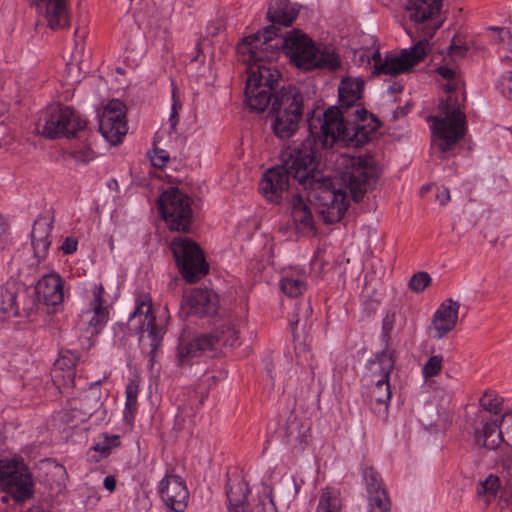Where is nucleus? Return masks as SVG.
Masks as SVG:
<instances>
[{"instance_id":"b1692460","label":"nucleus","mask_w":512,"mask_h":512,"mask_svg":"<svg viewBox=\"0 0 512 512\" xmlns=\"http://www.w3.org/2000/svg\"><path fill=\"white\" fill-rule=\"evenodd\" d=\"M52 225V217L47 213L39 216L34 222L31 238L34 255L38 260L45 258L47 255L51 244Z\"/></svg>"},{"instance_id":"4be33fe9","label":"nucleus","mask_w":512,"mask_h":512,"mask_svg":"<svg viewBox=\"0 0 512 512\" xmlns=\"http://www.w3.org/2000/svg\"><path fill=\"white\" fill-rule=\"evenodd\" d=\"M159 493L166 507L174 512H183L187 506L188 489L181 477L167 475L159 483Z\"/></svg>"},{"instance_id":"f03ea898","label":"nucleus","mask_w":512,"mask_h":512,"mask_svg":"<svg viewBox=\"0 0 512 512\" xmlns=\"http://www.w3.org/2000/svg\"><path fill=\"white\" fill-rule=\"evenodd\" d=\"M356 121L349 126L338 107L328 108L321 116L309 119L310 137L300 146L307 144L316 151V162L320 148L331 147L334 143L344 146H360L368 142L379 128V122L365 109L354 111Z\"/></svg>"},{"instance_id":"ea45409f","label":"nucleus","mask_w":512,"mask_h":512,"mask_svg":"<svg viewBox=\"0 0 512 512\" xmlns=\"http://www.w3.org/2000/svg\"><path fill=\"white\" fill-rule=\"evenodd\" d=\"M500 488V480L496 475L490 474L485 480L480 481L477 487V494L489 503L496 496Z\"/></svg>"},{"instance_id":"5701e85b","label":"nucleus","mask_w":512,"mask_h":512,"mask_svg":"<svg viewBox=\"0 0 512 512\" xmlns=\"http://www.w3.org/2000/svg\"><path fill=\"white\" fill-rule=\"evenodd\" d=\"M460 304L449 298L444 300L436 309L429 325V331L434 338L441 339L452 331L458 321Z\"/></svg>"},{"instance_id":"c756f323","label":"nucleus","mask_w":512,"mask_h":512,"mask_svg":"<svg viewBox=\"0 0 512 512\" xmlns=\"http://www.w3.org/2000/svg\"><path fill=\"white\" fill-rule=\"evenodd\" d=\"M298 11L287 0H276L270 5L267 17L276 24L289 26L296 18Z\"/></svg>"},{"instance_id":"4c0bfd02","label":"nucleus","mask_w":512,"mask_h":512,"mask_svg":"<svg viewBox=\"0 0 512 512\" xmlns=\"http://www.w3.org/2000/svg\"><path fill=\"white\" fill-rule=\"evenodd\" d=\"M363 480L369 494V498H380V495L386 497L382 488V482L378 473L372 468H365L363 471Z\"/></svg>"},{"instance_id":"864d4df0","label":"nucleus","mask_w":512,"mask_h":512,"mask_svg":"<svg viewBox=\"0 0 512 512\" xmlns=\"http://www.w3.org/2000/svg\"><path fill=\"white\" fill-rule=\"evenodd\" d=\"M8 230L9 228L6 222L0 219V245L6 242Z\"/></svg>"},{"instance_id":"a211bd4d","label":"nucleus","mask_w":512,"mask_h":512,"mask_svg":"<svg viewBox=\"0 0 512 512\" xmlns=\"http://www.w3.org/2000/svg\"><path fill=\"white\" fill-rule=\"evenodd\" d=\"M248 491V484L243 479L230 483L227 491L228 512H277L268 486H262L252 510L250 503L246 502Z\"/></svg>"},{"instance_id":"f257e3e1","label":"nucleus","mask_w":512,"mask_h":512,"mask_svg":"<svg viewBox=\"0 0 512 512\" xmlns=\"http://www.w3.org/2000/svg\"><path fill=\"white\" fill-rule=\"evenodd\" d=\"M271 30L265 29L244 38L237 46L239 60L247 65L246 101L255 111H264L280 77L271 65L277 51L271 41Z\"/></svg>"},{"instance_id":"a19ab883","label":"nucleus","mask_w":512,"mask_h":512,"mask_svg":"<svg viewBox=\"0 0 512 512\" xmlns=\"http://www.w3.org/2000/svg\"><path fill=\"white\" fill-rule=\"evenodd\" d=\"M442 366L443 357L441 355H432L422 367V376L426 380L434 377L441 372Z\"/></svg>"},{"instance_id":"c85d7f7f","label":"nucleus","mask_w":512,"mask_h":512,"mask_svg":"<svg viewBox=\"0 0 512 512\" xmlns=\"http://www.w3.org/2000/svg\"><path fill=\"white\" fill-rule=\"evenodd\" d=\"M364 81L359 77H346L342 79L338 88L341 106L349 108L360 100Z\"/></svg>"},{"instance_id":"aec40b11","label":"nucleus","mask_w":512,"mask_h":512,"mask_svg":"<svg viewBox=\"0 0 512 512\" xmlns=\"http://www.w3.org/2000/svg\"><path fill=\"white\" fill-rule=\"evenodd\" d=\"M126 106L113 99L103 108L99 119V130L105 140L113 145L121 143L128 132Z\"/></svg>"},{"instance_id":"e433bc0d","label":"nucleus","mask_w":512,"mask_h":512,"mask_svg":"<svg viewBox=\"0 0 512 512\" xmlns=\"http://www.w3.org/2000/svg\"><path fill=\"white\" fill-rule=\"evenodd\" d=\"M490 30L498 33L499 54L503 63H512V29L491 27Z\"/></svg>"},{"instance_id":"2eb2a0df","label":"nucleus","mask_w":512,"mask_h":512,"mask_svg":"<svg viewBox=\"0 0 512 512\" xmlns=\"http://www.w3.org/2000/svg\"><path fill=\"white\" fill-rule=\"evenodd\" d=\"M88 307L82 310L76 324L80 332L93 336L101 332L109 319V307L101 283H95L87 294Z\"/></svg>"},{"instance_id":"423d86ee","label":"nucleus","mask_w":512,"mask_h":512,"mask_svg":"<svg viewBox=\"0 0 512 512\" xmlns=\"http://www.w3.org/2000/svg\"><path fill=\"white\" fill-rule=\"evenodd\" d=\"M429 50L427 39L420 40L414 46L401 50L399 54L389 53L381 56L378 49H359L356 55L361 64L367 63L373 68V74L398 75L406 73L423 60Z\"/></svg>"},{"instance_id":"7ed1b4c3","label":"nucleus","mask_w":512,"mask_h":512,"mask_svg":"<svg viewBox=\"0 0 512 512\" xmlns=\"http://www.w3.org/2000/svg\"><path fill=\"white\" fill-rule=\"evenodd\" d=\"M289 167L294 169L298 184L308 191L309 201L314 202L321 218L327 224L339 222L345 215L349 198L346 188L329 174L319 169V163L315 161L314 166L301 169L299 165L309 163V156L293 159L287 154Z\"/></svg>"},{"instance_id":"72a5a7b5","label":"nucleus","mask_w":512,"mask_h":512,"mask_svg":"<svg viewBox=\"0 0 512 512\" xmlns=\"http://www.w3.org/2000/svg\"><path fill=\"white\" fill-rule=\"evenodd\" d=\"M315 512H342V500L339 491L334 488L323 489Z\"/></svg>"},{"instance_id":"1a4fd4ad","label":"nucleus","mask_w":512,"mask_h":512,"mask_svg":"<svg viewBox=\"0 0 512 512\" xmlns=\"http://www.w3.org/2000/svg\"><path fill=\"white\" fill-rule=\"evenodd\" d=\"M287 154H291L293 159L302 158L303 156H309V163H301L299 168L304 169L308 166H314L316 161V151L308 148L307 144L303 148L300 146L293 145L285 148L280 154L281 164L269 169L260 182V192L269 201H277L283 192L289 187V178L292 176L296 181L294 169L289 167Z\"/></svg>"},{"instance_id":"bf43d9fd","label":"nucleus","mask_w":512,"mask_h":512,"mask_svg":"<svg viewBox=\"0 0 512 512\" xmlns=\"http://www.w3.org/2000/svg\"><path fill=\"white\" fill-rule=\"evenodd\" d=\"M305 312L306 313H311L312 312V308L309 304H307V306L305 307Z\"/></svg>"},{"instance_id":"a878e982","label":"nucleus","mask_w":512,"mask_h":512,"mask_svg":"<svg viewBox=\"0 0 512 512\" xmlns=\"http://www.w3.org/2000/svg\"><path fill=\"white\" fill-rule=\"evenodd\" d=\"M185 305L191 313L200 316L214 314L218 307V296L209 289L196 288L186 295Z\"/></svg>"},{"instance_id":"13d9d810","label":"nucleus","mask_w":512,"mask_h":512,"mask_svg":"<svg viewBox=\"0 0 512 512\" xmlns=\"http://www.w3.org/2000/svg\"><path fill=\"white\" fill-rule=\"evenodd\" d=\"M504 449H505V455L507 456V458H510L511 448L507 444H504Z\"/></svg>"},{"instance_id":"f704fd0d","label":"nucleus","mask_w":512,"mask_h":512,"mask_svg":"<svg viewBox=\"0 0 512 512\" xmlns=\"http://www.w3.org/2000/svg\"><path fill=\"white\" fill-rule=\"evenodd\" d=\"M18 314L16 293L7 286L0 287V319H7Z\"/></svg>"},{"instance_id":"052dcab7","label":"nucleus","mask_w":512,"mask_h":512,"mask_svg":"<svg viewBox=\"0 0 512 512\" xmlns=\"http://www.w3.org/2000/svg\"><path fill=\"white\" fill-rule=\"evenodd\" d=\"M59 470L62 472L63 475H66V471L63 469V467H60Z\"/></svg>"},{"instance_id":"de8ad7c7","label":"nucleus","mask_w":512,"mask_h":512,"mask_svg":"<svg viewBox=\"0 0 512 512\" xmlns=\"http://www.w3.org/2000/svg\"><path fill=\"white\" fill-rule=\"evenodd\" d=\"M96 153L88 146H83L74 151V158L77 162L86 164L95 159Z\"/></svg>"},{"instance_id":"f3484780","label":"nucleus","mask_w":512,"mask_h":512,"mask_svg":"<svg viewBox=\"0 0 512 512\" xmlns=\"http://www.w3.org/2000/svg\"><path fill=\"white\" fill-rule=\"evenodd\" d=\"M442 6L443 0H409L408 17L425 39L432 37L442 26Z\"/></svg>"},{"instance_id":"6e6552de","label":"nucleus","mask_w":512,"mask_h":512,"mask_svg":"<svg viewBox=\"0 0 512 512\" xmlns=\"http://www.w3.org/2000/svg\"><path fill=\"white\" fill-rule=\"evenodd\" d=\"M342 180L349 188L354 201H360L381 173L376 159L370 155L342 154L336 160Z\"/></svg>"},{"instance_id":"dca6fc26","label":"nucleus","mask_w":512,"mask_h":512,"mask_svg":"<svg viewBox=\"0 0 512 512\" xmlns=\"http://www.w3.org/2000/svg\"><path fill=\"white\" fill-rule=\"evenodd\" d=\"M171 250L182 276L188 282H195L207 272L204 255L193 240L177 237L171 243Z\"/></svg>"},{"instance_id":"09e8293b","label":"nucleus","mask_w":512,"mask_h":512,"mask_svg":"<svg viewBox=\"0 0 512 512\" xmlns=\"http://www.w3.org/2000/svg\"><path fill=\"white\" fill-rule=\"evenodd\" d=\"M150 160L154 167H164L169 160V153L166 150L155 148L150 154Z\"/></svg>"},{"instance_id":"37998d69","label":"nucleus","mask_w":512,"mask_h":512,"mask_svg":"<svg viewBox=\"0 0 512 512\" xmlns=\"http://www.w3.org/2000/svg\"><path fill=\"white\" fill-rule=\"evenodd\" d=\"M480 405L484 409V414L497 416L500 411V404L492 394L485 393L480 399ZM479 413H483L480 411Z\"/></svg>"},{"instance_id":"8fccbe9b","label":"nucleus","mask_w":512,"mask_h":512,"mask_svg":"<svg viewBox=\"0 0 512 512\" xmlns=\"http://www.w3.org/2000/svg\"><path fill=\"white\" fill-rule=\"evenodd\" d=\"M77 241L74 238H66L61 246L64 254H72L77 250Z\"/></svg>"},{"instance_id":"c9c22d12","label":"nucleus","mask_w":512,"mask_h":512,"mask_svg":"<svg viewBox=\"0 0 512 512\" xmlns=\"http://www.w3.org/2000/svg\"><path fill=\"white\" fill-rule=\"evenodd\" d=\"M140 390L139 381L137 379H131L125 390L126 401H125V409H124V418L126 420H132L134 418V414L137 411L138 407V394Z\"/></svg>"},{"instance_id":"a18cd8bd","label":"nucleus","mask_w":512,"mask_h":512,"mask_svg":"<svg viewBox=\"0 0 512 512\" xmlns=\"http://www.w3.org/2000/svg\"><path fill=\"white\" fill-rule=\"evenodd\" d=\"M500 93L512 101V71L505 72L497 82Z\"/></svg>"},{"instance_id":"6e6d98bb","label":"nucleus","mask_w":512,"mask_h":512,"mask_svg":"<svg viewBox=\"0 0 512 512\" xmlns=\"http://www.w3.org/2000/svg\"><path fill=\"white\" fill-rule=\"evenodd\" d=\"M449 50L450 54L453 56H462L466 49L461 45L451 44Z\"/></svg>"},{"instance_id":"f8f14e48","label":"nucleus","mask_w":512,"mask_h":512,"mask_svg":"<svg viewBox=\"0 0 512 512\" xmlns=\"http://www.w3.org/2000/svg\"><path fill=\"white\" fill-rule=\"evenodd\" d=\"M158 209L171 230L189 231L192 221L191 199L178 188L171 187L160 195Z\"/></svg>"},{"instance_id":"680f3d73","label":"nucleus","mask_w":512,"mask_h":512,"mask_svg":"<svg viewBox=\"0 0 512 512\" xmlns=\"http://www.w3.org/2000/svg\"><path fill=\"white\" fill-rule=\"evenodd\" d=\"M74 68V65L73 64H69V69H73Z\"/></svg>"},{"instance_id":"58836bf2","label":"nucleus","mask_w":512,"mask_h":512,"mask_svg":"<svg viewBox=\"0 0 512 512\" xmlns=\"http://www.w3.org/2000/svg\"><path fill=\"white\" fill-rule=\"evenodd\" d=\"M120 445V439L118 435L102 434L99 436L97 441L93 445V450L99 454L96 458L98 461L101 458H105L110 455L111 451Z\"/></svg>"},{"instance_id":"20e7f679","label":"nucleus","mask_w":512,"mask_h":512,"mask_svg":"<svg viewBox=\"0 0 512 512\" xmlns=\"http://www.w3.org/2000/svg\"><path fill=\"white\" fill-rule=\"evenodd\" d=\"M437 72L447 80L443 85L447 95L439 104L438 114L430 116L428 122H431L433 147L441 152H447L465 135L466 120L461 111L464 96L461 91L462 81L455 68L444 65L438 67Z\"/></svg>"},{"instance_id":"5fc2aeb1","label":"nucleus","mask_w":512,"mask_h":512,"mask_svg":"<svg viewBox=\"0 0 512 512\" xmlns=\"http://www.w3.org/2000/svg\"><path fill=\"white\" fill-rule=\"evenodd\" d=\"M437 201L440 203V205H445L450 200V193L447 189H443L436 195Z\"/></svg>"},{"instance_id":"79ce46f5","label":"nucleus","mask_w":512,"mask_h":512,"mask_svg":"<svg viewBox=\"0 0 512 512\" xmlns=\"http://www.w3.org/2000/svg\"><path fill=\"white\" fill-rule=\"evenodd\" d=\"M430 283L431 277L427 272H418L411 277L409 287L414 292L420 293L423 292Z\"/></svg>"},{"instance_id":"cd10ccee","label":"nucleus","mask_w":512,"mask_h":512,"mask_svg":"<svg viewBox=\"0 0 512 512\" xmlns=\"http://www.w3.org/2000/svg\"><path fill=\"white\" fill-rule=\"evenodd\" d=\"M291 215L299 232L307 234L313 232V216L310 207L302 196L295 195L293 197Z\"/></svg>"},{"instance_id":"603ef678","label":"nucleus","mask_w":512,"mask_h":512,"mask_svg":"<svg viewBox=\"0 0 512 512\" xmlns=\"http://www.w3.org/2000/svg\"><path fill=\"white\" fill-rule=\"evenodd\" d=\"M103 485L106 490L113 492L116 488V479L114 476L108 475L104 478Z\"/></svg>"},{"instance_id":"39448f33","label":"nucleus","mask_w":512,"mask_h":512,"mask_svg":"<svg viewBox=\"0 0 512 512\" xmlns=\"http://www.w3.org/2000/svg\"><path fill=\"white\" fill-rule=\"evenodd\" d=\"M284 48L290 61L299 69L326 68L335 70L340 66L339 56L331 47L319 48L298 30L289 32L284 39Z\"/></svg>"},{"instance_id":"bb28decb","label":"nucleus","mask_w":512,"mask_h":512,"mask_svg":"<svg viewBox=\"0 0 512 512\" xmlns=\"http://www.w3.org/2000/svg\"><path fill=\"white\" fill-rule=\"evenodd\" d=\"M37 9L44 13L52 29L65 28L69 25L67 0H34Z\"/></svg>"},{"instance_id":"393cba45","label":"nucleus","mask_w":512,"mask_h":512,"mask_svg":"<svg viewBox=\"0 0 512 512\" xmlns=\"http://www.w3.org/2000/svg\"><path fill=\"white\" fill-rule=\"evenodd\" d=\"M36 292L46 305H59L64 300L63 280L57 273L47 274L38 281Z\"/></svg>"},{"instance_id":"9d476101","label":"nucleus","mask_w":512,"mask_h":512,"mask_svg":"<svg viewBox=\"0 0 512 512\" xmlns=\"http://www.w3.org/2000/svg\"><path fill=\"white\" fill-rule=\"evenodd\" d=\"M303 96L295 88H284L272 104L273 130L279 138H289L297 131L302 117Z\"/></svg>"},{"instance_id":"4468645a","label":"nucleus","mask_w":512,"mask_h":512,"mask_svg":"<svg viewBox=\"0 0 512 512\" xmlns=\"http://www.w3.org/2000/svg\"><path fill=\"white\" fill-rule=\"evenodd\" d=\"M394 368V360L390 353L381 352L367 363L365 378L371 384L370 396L375 403L387 411L391 398L389 375Z\"/></svg>"},{"instance_id":"4d7b16f0","label":"nucleus","mask_w":512,"mask_h":512,"mask_svg":"<svg viewBox=\"0 0 512 512\" xmlns=\"http://www.w3.org/2000/svg\"><path fill=\"white\" fill-rule=\"evenodd\" d=\"M506 420H508V421L512 422V413L507 412V413H505V414L502 416V421H506Z\"/></svg>"},{"instance_id":"2f4dec72","label":"nucleus","mask_w":512,"mask_h":512,"mask_svg":"<svg viewBox=\"0 0 512 512\" xmlns=\"http://www.w3.org/2000/svg\"><path fill=\"white\" fill-rule=\"evenodd\" d=\"M77 357L74 353L67 351L62 353L54 363L52 370L53 379L55 382H59L60 378L67 377V381L70 383L74 382V368L76 366Z\"/></svg>"},{"instance_id":"0eeeda50","label":"nucleus","mask_w":512,"mask_h":512,"mask_svg":"<svg viewBox=\"0 0 512 512\" xmlns=\"http://www.w3.org/2000/svg\"><path fill=\"white\" fill-rule=\"evenodd\" d=\"M239 332L231 320L219 322L210 334L199 335L191 340L181 339L177 347V361L183 366L210 351L239 345Z\"/></svg>"},{"instance_id":"6ab92c4d","label":"nucleus","mask_w":512,"mask_h":512,"mask_svg":"<svg viewBox=\"0 0 512 512\" xmlns=\"http://www.w3.org/2000/svg\"><path fill=\"white\" fill-rule=\"evenodd\" d=\"M128 329L132 333H147L151 339V346H156L161 340L164 329L156 324L153 313L151 297L141 294L135 299V309L128 319Z\"/></svg>"},{"instance_id":"ddd939ff","label":"nucleus","mask_w":512,"mask_h":512,"mask_svg":"<svg viewBox=\"0 0 512 512\" xmlns=\"http://www.w3.org/2000/svg\"><path fill=\"white\" fill-rule=\"evenodd\" d=\"M0 486L10 492L17 501L33 494V479L23 458L4 457L0 460Z\"/></svg>"},{"instance_id":"9b49d317","label":"nucleus","mask_w":512,"mask_h":512,"mask_svg":"<svg viewBox=\"0 0 512 512\" xmlns=\"http://www.w3.org/2000/svg\"><path fill=\"white\" fill-rule=\"evenodd\" d=\"M86 122L72 108L52 106L41 112L36 132L48 138L70 137L84 129Z\"/></svg>"},{"instance_id":"473e14b6","label":"nucleus","mask_w":512,"mask_h":512,"mask_svg":"<svg viewBox=\"0 0 512 512\" xmlns=\"http://www.w3.org/2000/svg\"><path fill=\"white\" fill-rule=\"evenodd\" d=\"M103 404V393L99 382H94L80 398V410L85 416L94 414Z\"/></svg>"},{"instance_id":"412c9836","label":"nucleus","mask_w":512,"mask_h":512,"mask_svg":"<svg viewBox=\"0 0 512 512\" xmlns=\"http://www.w3.org/2000/svg\"><path fill=\"white\" fill-rule=\"evenodd\" d=\"M474 439L477 446L494 450L503 444L504 439L500 430L498 416L478 413L474 427Z\"/></svg>"},{"instance_id":"c03bdc74","label":"nucleus","mask_w":512,"mask_h":512,"mask_svg":"<svg viewBox=\"0 0 512 512\" xmlns=\"http://www.w3.org/2000/svg\"><path fill=\"white\" fill-rule=\"evenodd\" d=\"M181 108H182V102L178 98L176 89L174 88L172 91V105H171L170 115H169V119H168V123H169L170 129L172 131H175V129L177 127V124L179 121L178 112Z\"/></svg>"},{"instance_id":"7c9ffc66","label":"nucleus","mask_w":512,"mask_h":512,"mask_svg":"<svg viewBox=\"0 0 512 512\" xmlns=\"http://www.w3.org/2000/svg\"><path fill=\"white\" fill-rule=\"evenodd\" d=\"M280 287L289 297L301 295L306 289L305 273L294 269L285 271L280 282Z\"/></svg>"},{"instance_id":"49530a36","label":"nucleus","mask_w":512,"mask_h":512,"mask_svg":"<svg viewBox=\"0 0 512 512\" xmlns=\"http://www.w3.org/2000/svg\"><path fill=\"white\" fill-rule=\"evenodd\" d=\"M368 512H390L387 497L369 498Z\"/></svg>"},{"instance_id":"3c124183","label":"nucleus","mask_w":512,"mask_h":512,"mask_svg":"<svg viewBox=\"0 0 512 512\" xmlns=\"http://www.w3.org/2000/svg\"><path fill=\"white\" fill-rule=\"evenodd\" d=\"M393 324H394V315L387 314L385 316V318L383 319V330L386 334H388L392 330Z\"/></svg>"}]
</instances>
